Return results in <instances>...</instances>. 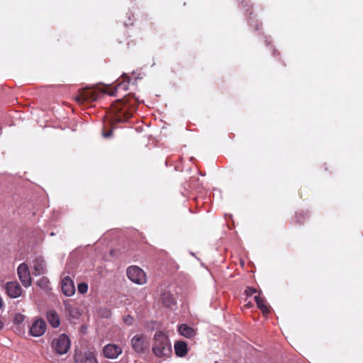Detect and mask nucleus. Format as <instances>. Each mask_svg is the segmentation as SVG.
Listing matches in <instances>:
<instances>
[{"label":"nucleus","instance_id":"39448f33","mask_svg":"<svg viewBox=\"0 0 363 363\" xmlns=\"http://www.w3.org/2000/svg\"><path fill=\"white\" fill-rule=\"evenodd\" d=\"M130 345L133 350L138 354L145 353L149 348L148 339L143 333L134 335L130 340Z\"/></svg>","mask_w":363,"mask_h":363},{"label":"nucleus","instance_id":"393cba45","mask_svg":"<svg viewBox=\"0 0 363 363\" xmlns=\"http://www.w3.org/2000/svg\"><path fill=\"white\" fill-rule=\"evenodd\" d=\"M24 317L21 314H16L14 317L13 322L15 324H20L23 321Z\"/></svg>","mask_w":363,"mask_h":363},{"label":"nucleus","instance_id":"6e6552de","mask_svg":"<svg viewBox=\"0 0 363 363\" xmlns=\"http://www.w3.org/2000/svg\"><path fill=\"white\" fill-rule=\"evenodd\" d=\"M18 278L23 286L26 288L30 286L32 283L30 272L26 263H21L17 268Z\"/></svg>","mask_w":363,"mask_h":363},{"label":"nucleus","instance_id":"20e7f679","mask_svg":"<svg viewBox=\"0 0 363 363\" xmlns=\"http://www.w3.org/2000/svg\"><path fill=\"white\" fill-rule=\"evenodd\" d=\"M51 347L58 354H66L70 348V340L67 335L61 334L52 340Z\"/></svg>","mask_w":363,"mask_h":363},{"label":"nucleus","instance_id":"0eeeda50","mask_svg":"<svg viewBox=\"0 0 363 363\" xmlns=\"http://www.w3.org/2000/svg\"><path fill=\"white\" fill-rule=\"evenodd\" d=\"M74 363H98L94 351L76 350L74 354Z\"/></svg>","mask_w":363,"mask_h":363},{"label":"nucleus","instance_id":"bb28decb","mask_svg":"<svg viewBox=\"0 0 363 363\" xmlns=\"http://www.w3.org/2000/svg\"><path fill=\"white\" fill-rule=\"evenodd\" d=\"M252 306V304L251 303H248L247 305H246V307L250 308H251V306Z\"/></svg>","mask_w":363,"mask_h":363},{"label":"nucleus","instance_id":"4be33fe9","mask_svg":"<svg viewBox=\"0 0 363 363\" xmlns=\"http://www.w3.org/2000/svg\"><path fill=\"white\" fill-rule=\"evenodd\" d=\"M134 318L130 315H128L123 318V322L128 326L132 325L134 323Z\"/></svg>","mask_w":363,"mask_h":363},{"label":"nucleus","instance_id":"aec40b11","mask_svg":"<svg viewBox=\"0 0 363 363\" xmlns=\"http://www.w3.org/2000/svg\"><path fill=\"white\" fill-rule=\"evenodd\" d=\"M50 281L47 277H41L38 281L37 284L42 289H46L49 286Z\"/></svg>","mask_w":363,"mask_h":363},{"label":"nucleus","instance_id":"4468645a","mask_svg":"<svg viewBox=\"0 0 363 363\" xmlns=\"http://www.w3.org/2000/svg\"><path fill=\"white\" fill-rule=\"evenodd\" d=\"M174 352L177 357H184L189 352L187 343L182 340H178L174 342Z\"/></svg>","mask_w":363,"mask_h":363},{"label":"nucleus","instance_id":"5701e85b","mask_svg":"<svg viewBox=\"0 0 363 363\" xmlns=\"http://www.w3.org/2000/svg\"><path fill=\"white\" fill-rule=\"evenodd\" d=\"M255 293H257V290L252 287L247 286L245 290V294L246 296H252Z\"/></svg>","mask_w":363,"mask_h":363},{"label":"nucleus","instance_id":"7ed1b4c3","mask_svg":"<svg viewBox=\"0 0 363 363\" xmlns=\"http://www.w3.org/2000/svg\"><path fill=\"white\" fill-rule=\"evenodd\" d=\"M135 108L129 110L128 105L122 100H118L116 101L111 108L113 119L116 122H123L129 119L133 114V111Z\"/></svg>","mask_w":363,"mask_h":363},{"label":"nucleus","instance_id":"dca6fc26","mask_svg":"<svg viewBox=\"0 0 363 363\" xmlns=\"http://www.w3.org/2000/svg\"><path fill=\"white\" fill-rule=\"evenodd\" d=\"M47 319L49 323L53 328H58L60 324V317L57 313L54 310H49L47 312Z\"/></svg>","mask_w":363,"mask_h":363},{"label":"nucleus","instance_id":"a878e982","mask_svg":"<svg viewBox=\"0 0 363 363\" xmlns=\"http://www.w3.org/2000/svg\"><path fill=\"white\" fill-rule=\"evenodd\" d=\"M3 304H4L3 300H2L1 297L0 296V310L2 308Z\"/></svg>","mask_w":363,"mask_h":363},{"label":"nucleus","instance_id":"f3484780","mask_svg":"<svg viewBox=\"0 0 363 363\" xmlns=\"http://www.w3.org/2000/svg\"><path fill=\"white\" fill-rule=\"evenodd\" d=\"M255 301H256L257 306L261 310L262 313L267 315L269 313L270 310L266 303V301L259 295L255 296Z\"/></svg>","mask_w":363,"mask_h":363},{"label":"nucleus","instance_id":"423d86ee","mask_svg":"<svg viewBox=\"0 0 363 363\" xmlns=\"http://www.w3.org/2000/svg\"><path fill=\"white\" fill-rule=\"evenodd\" d=\"M126 274L130 281L137 284L142 285L147 282L145 272L138 266L133 265L128 267Z\"/></svg>","mask_w":363,"mask_h":363},{"label":"nucleus","instance_id":"9b49d317","mask_svg":"<svg viewBox=\"0 0 363 363\" xmlns=\"http://www.w3.org/2000/svg\"><path fill=\"white\" fill-rule=\"evenodd\" d=\"M103 352L106 358L116 359L122 353V349L115 344H108L104 347Z\"/></svg>","mask_w":363,"mask_h":363},{"label":"nucleus","instance_id":"1a4fd4ad","mask_svg":"<svg viewBox=\"0 0 363 363\" xmlns=\"http://www.w3.org/2000/svg\"><path fill=\"white\" fill-rule=\"evenodd\" d=\"M5 290L6 294L12 298H16L19 297L22 294V289L20 284L14 281H9L5 285Z\"/></svg>","mask_w":363,"mask_h":363},{"label":"nucleus","instance_id":"9d476101","mask_svg":"<svg viewBox=\"0 0 363 363\" xmlns=\"http://www.w3.org/2000/svg\"><path fill=\"white\" fill-rule=\"evenodd\" d=\"M46 330V323L43 319L36 320L30 328V333L34 337L43 335Z\"/></svg>","mask_w":363,"mask_h":363},{"label":"nucleus","instance_id":"a211bd4d","mask_svg":"<svg viewBox=\"0 0 363 363\" xmlns=\"http://www.w3.org/2000/svg\"><path fill=\"white\" fill-rule=\"evenodd\" d=\"M65 306L66 312L69 314L70 317L74 319L79 318L80 313L77 308L69 303H65Z\"/></svg>","mask_w":363,"mask_h":363},{"label":"nucleus","instance_id":"f03ea898","mask_svg":"<svg viewBox=\"0 0 363 363\" xmlns=\"http://www.w3.org/2000/svg\"><path fill=\"white\" fill-rule=\"evenodd\" d=\"M152 352L157 358L162 359L171 356L172 344L167 333L161 330L155 332L152 338Z\"/></svg>","mask_w":363,"mask_h":363},{"label":"nucleus","instance_id":"ddd939ff","mask_svg":"<svg viewBox=\"0 0 363 363\" xmlns=\"http://www.w3.org/2000/svg\"><path fill=\"white\" fill-rule=\"evenodd\" d=\"M33 270L35 276H39L45 273V263L42 257H38L33 260Z\"/></svg>","mask_w":363,"mask_h":363},{"label":"nucleus","instance_id":"412c9836","mask_svg":"<svg viewBox=\"0 0 363 363\" xmlns=\"http://www.w3.org/2000/svg\"><path fill=\"white\" fill-rule=\"evenodd\" d=\"M88 291V284L82 282L78 284V291L82 294H84Z\"/></svg>","mask_w":363,"mask_h":363},{"label":"nucleus","instance_id":"6ab92c4d","mask_svg":"<svg viewBox=\"0 0 363 363\" xmlns=\"http://www.w3.org/2000/svg\"><path fill=\"white\" fill-rule=\"evenodd\" d=\"M161 298L163 303L168 307L175 303L174 298L172 295L169 293L162 294Z\"/></svg>","mask_w":363,"mask_h":363},{"label":"nucleus","instance_id":"f257e3e1","mask_svg":"<svg viewBox=\"0 0 363 363\" xmlns=\"http://www.w3.org/2000/svg\"><path fill=\"white\" fill-rule=\"evenodd\" d=\"M128 86V82L118 83L116 87L109 92L102 91L95 87H86L79 91V94L74 97V99L79 104H87L97 101L105 94H108L110 96H116V92L119 89H123L124 91L127 90Z\"/></svg>","mask_w":363,"mask_h":363},{"label":"nucleus","instance_id":"f8f14e48","mask_svg":"<svg viewBox=\"0 0 363 363\" xmlns=\"http://www.w3.org/2000/svg\"><path fill=\"white\" fill-rule=\"evenodd\" d=\"M61 289L64 295L72 296L75 293V286L69 277H65L61 281Z\"/></svg>","mask_w":363,"mask_h":363},{"label":"nucleus","instance_id":"2eb2a0df","mask_svg":"<svg viewBox=\"0 0 363 363\" xmlns=\"http://www.w3.org/2000/svg\"><path fill=\"white\" fill-rule=\"evenodd\" d=\"M178 332L181 335L186 338H191L196 335L195 330L186 324L179 325Z\"/></svg>","mask_w":363,"mask_h":363},{"label":"nucleus","instance_id":"b1692460","mask_svg":"<svg viewBox=\"0 0 363 363\" xmlns=\"http://www.w3.org/2000/svg\"><path fill=\"white\" fill-rule=\"evenodd\" d=\"M113 133V128L111 127L108 130L106 129V127L104 126L102 130V135L104 138H107L111 137V134Z\"/></svg>","mask_w":363,"mask_h":363}]
</instances>
